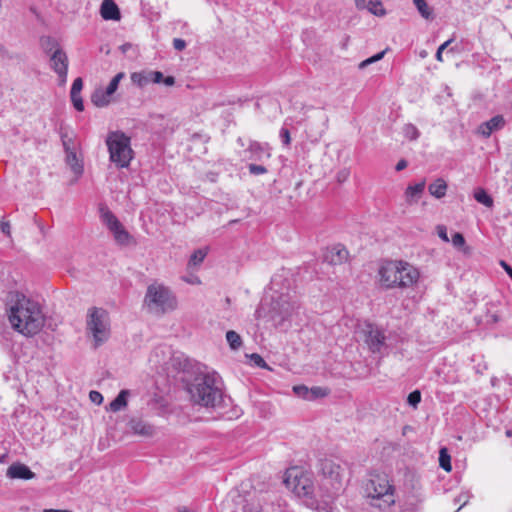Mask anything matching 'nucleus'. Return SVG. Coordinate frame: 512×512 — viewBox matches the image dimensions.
Returning <instances> with one entry per match:
<instances>
[{
  "label": "nucleus",
  "mask_w": 512,
  "mask_h": 512,
  "mask_svg": "<svg viewBox=\"0 0 512 512\" xmlns=\"http://www.w3.org/2000/svg\"><path fill=\"white\" fill-rule=\"evenodd\" d=\"M8 306L9 321L17 332L31 337L41 331L45 317L37 301L16 292L10 294Z\"/></svg>",
  "instance_id": "nucleus-1"
},
{
  "label": "nucleus",
  "mask_w": 512,
  "mask_h": 512,
  "mask_svg": "<svg viewBox=\"0 0 512 512\" xmlns=\"http://www.w3.org/2000/svg\"><path fill=\"white\" fill-rule=\"evenodd\" d=\"M188 391L192 401L204 407L215 408L224 401L223 383L215 372L196 376Z\"/></svg>",
  "instance_id": "nucleus-2"
},
{
  "label": "nucleus",
  "mask_w": 512,
  "mask_h": 512,
  "mask_svg": "<svg viewBox=\"0 0 512 512\" xmlns=\"http://www.w3.org/2000/svg\"><path fill=\"white\" fill-rule=\"evenodd\" d=\"M381 285L390 288H410L419 280L417 268L404 261H389L379 269Z\"/></svg>",
  "instance_id": "nucleus-3"
},
{
  "label": "nucleus",
  "mask_w": 512,
  "mask_h": 512,
  "mask_svg": "<svg viewBox=\"0 0 512 512\" xmlns=\"http://www.w3.org/2000/svg\"><path fill=\"white\" fill-rule=\"evenodd\" d=\"M266 301L261 303L256 310V317L261 318L267 312L269 320L277 328H286L290 325L294 314L299 309V304L289 294L272 296L269 309H266Z\"/></svg>",
  "instance_id": "nucleus-4"
},
{
  "label": "nucleus",
  "mask_w": 512,
  "mask_h": 512,
  "mask_svg": "<svg viewBox=\"0 0 512 512\" xmlns=\"http://www.w3.org/2000/svg\"><path fill=\"white\" fill-rule=\"evenodd\" d=\"M369 504L381 510L390 508L396 502V489L389 476L384 473H372L365 486Z\"/></svg>",
  "instance_id": "nucleus-5"
},
{
  "label": "nucleus",
  "mask_w": 512,
  "mask_h": 512,
  "mask_svg": "<svg viewBox=\"0 0 512 512\" xmlns=\"http://www.w3.org/2000/svg\"><path fill=\"white\" fill-rule=\"evenodd\" d=\"M320 465L322 479L319 483V496L321 500L328 502L342 491L346 469L328 459L323 460Z\"/></svg>",
  "instance_id": "nucleus-6"
},
{
  "label": "nucleus",
  "mask_w": 512,
  "mask_h": 512,
  "mask_svg": "<svg viewBox=\"0 0 512 512\" xmlns=\"http://www.w3.org/2000/svg\"><path fill=\"white\" fill-rule=\"evenodd\" d=\"M144 304L149 312L163 315L176 309L177 299L168 287L154 283L147 288Z\"/></svg>",
  "instance_id": "nucleus-7"
},
{
  "label": "nucleus",
  "mask_w": 512,
  "mask_h": 512,
  "mask_svg": "<svg viewBox=\"0 0 512 512\" xmlns=\"http://www.w3.org/2000/svg\"><path fill=\"white\" fill-rule=\"evenodd\" d=\"M86 331L94 340V347L105 343L111 334L109 314L103 308L92 307L87 312Z\"/></svg>",
  "instance_id": "nucleus-8"
},
{
  "label": "nucleus",
  "mask_w": 512,
  "mask_h": 512,
  "mask_svg": "<svg viewBox=\"0 0 512 512\" xmlns=\"http://www.w3.org/2000/svg\"><path fill=\"white\" fill-rule=\"evenodd\" d=\"M106 144L110 161L118 168L128 167L133 158L130 138L120 131L110 132L107 136Z\"/></svg>",
  "instance_id": "nucleus-9"
},
{
  "label": "nucleus",
  "mask_w": 512,
  "mask_h": 512,
  "mask_svg": "<svg viewBox=\"0 0 512 512\" xmlns=\"http://www.w3.org/2000/svg\"><path fill=\"white\" fill-rule=\"evenodd\" d=\"M286 486L291 488L299 497H309L311 499H321L319 496V485L316 487L309 474L300 473L293 469L288 471L284 480Z\"/></svg>",
  "instance_id": "nucleus-10"
},
{
  "label": "nucleus",
  "mask_w": 512,
  "mask_h": 512,
  "mask_svg": "<svg viewBox=\"0 0 512 512\" xmlns=\"http://www.w3.org/2000/svg\"><path fill=\"white\" fill-rule=\"evenodd\" d=\"M356 333L363 339L372 353H380L385 347L386 336L384 331L370 322L359 324Z\"/></svg>",
  "instance_id": "nucleus-11"
},
{
  "label": "nucleus",
  "mask_w": 512,
  "mask_h": 512,
  "mask_svg": "<svg viewBox=\"0 0 512 512\" xmlns=\"http://www.w3.org/2000/svg\"><path fill=\"white\" fill-rule=\"evenodd\" d=\"M101 219L113 234L114 240L117 244L127 246L132 242L133 238L130 233L110 210L101 209Z\"/></svg>",
  "instance_id": "nucleus-12"
},
{
  "label": "nucleus",
  "mask_w": 512,
  "mask_h": 512,
  "mask_svg": "<svg viewBox=\"0 0 512 512\" xmlns=\"http://www.w3.org/2000/svg\"><path fill=\"white\" fill-rule=\"evenodd\" d=\"M50 57V67L58 75L61 84L66 83L68 74V56L61 48L53 51Z\"/></svg>",
  "instance_id": "nucleus-13"
},
{
  "label": "nucleus",
  "mask_w": 512,
  "mask_h": 512,
  "mask_svg": "<svg viewBox=\"0 0 512 512\" xmlns=\"http://www.w3.org/2000/svg\"><path fill=\"white\" fill-rule=\"evenodd\" d=\"M348 255V250L344 246L338 244L327 249L323 258L324 262L330 265H340L347 261Z\"/></svg>",
  "instance_id": "nucleus-14"
},
{
  "label": "nucleus",
  "mask_w": 512,
  "mask_h": 512,
  "mask_svg": "<svg viewBox=\"0 0 512 512\" xmlns=\"http://www.w3.org/2000/svg\"><path fill=\"white\" fill-rule=\"evenodd\" d=\"M128 426L134 434L142 437H152L156 433L155 427L141 418H132Z\"/></svg>",
  "instance_id": "nucleus-15"
},
{
  "label": "nucleus",
  "mask_w": 512,
  "mask_h": 512,
  "mask_svg": "<svg viewBox=\"0 0 512 512\" xmlns=\"http://www.w3.org/2000/svg\"><path fill=\"white\" fill-rule=\"evenodd\" d=\"M7 476L12 479L30 480L35 477V473L30 468L22 463H13L7 469Z\"/></svg>",
  "instance_id": "nucleus-16"
},
{
  "label": "nucleus",
  "mask_w": 512,
  "mask_h": 512,
  "mask_svg": "<svg viewBox=\"0 0 512 512\" xmlns=\"http://www.w3.org/2000/svg\"><path fill=\"white\" fill-rule=\"evenodd\" d=\"M246 152L250 154L249 159L254 161H261L264 156L266 158L271 156L268 145L256 141L250 142Z\"/></svg>",
  "instance_id": "nucleus-17"
},
{
  "label": "nucleus",
  "mask_w": 512,
  "mask_h": 512,
  "mask_svg": "<svg viewBox=\"0 0 512 512\" xmlns=\"http://www.w3.org/2000/svg\"><path fill=\"white\" fill-rule=\"evenodd\" d=\"M504 125H505V120H504L503 116L496 115V116L492 117L490 120L482 123L479 127V132L483 136L489 137L492 134V132L500 130L501 128L504 127Z\"/></svg>",
  "instance_id": "nucleus-18"
},
{
  "label": "nucleus",
  "mask_w": 512,
  "mask_h": 512,
  "mask_svg": "<svg viewBox=\"0 0 512 512\" xmlns=\"http://www.w3.org/2000/svg\"><path fill=\"white\" fill-rule=\"evenodd\" d=\"M100 13L105 20H119L121 17L119 8L113 0H103Z\"/></svg>",
  "instance_id": "nucleus-19"
},
{
  "label": "nucleus",
  "mask_w": 512,
  "mask_h": 512,
  "mask_svg": "<svg viewBox=\"0 0 512 512\" xmlns=\"http://www.w3.org/2000/svg\"><path fill=\"white\" fill-rule=\"evenodd\" d=\"M426 182L422 180L415 185H409L405 190L406 201L409 204L416 203L425 189Z\"/></svg>",
  "instance_id": "nucleus-20"
},
{
  "label": "nucleus",
  "mask_w": 512,
  "mask_h": 512,
  "mask_svg": "<svg viewBox=\"0 0 512 512\" xmlns=\"http://www.w3.org/2000/svg\"><path fill=\"white\" fill-rule=\"evenodd\" d=\"M150 73H151V70L133 72L131 74V81L133 84H135L139 88H144L148 84L152 83V76L149 75Z\"/></svg>",
  "instance_id": "nucleus-21"
},
{
  "label": "nucleus",
  "mask_w": 512,
  "mask_h": 512,
  "mask_svg": "<svg viewBox=\"0 0 512 512\" xmlns=\"http://www.w3.org/2000/svg\"><path fill=\"white\" fill-rule=\"evenodd\" d=\"M129 390H121L117 397L110 402L109 410L112 412H118L127 406V398L129 396Z\"/></svg>",
  "instance_id": "nucleus-22"
},
{
  "label": "nucleus",
  "mask_w": 512,
  "mask_h": 512,
  "mask_svg": "<svg viewBox=\"0 0 512 512\" xmlns=\"http://www.w3.org/2000/svg\"><path fill=\"white\" fill-rule=\"evenodd\" d=\"M429 193L437 199H440L445 196L447 190L446 182L438 178L433 183H431L428 187Z\"/></svg>",
  "instance_id": "nucleus-23"
},
{
  "label": "nucleus",
  "mask_w": 512,
  "mask_h": 512,
  "mask_svg": "<svg viewBox=\"0 0 512 512\" xmlns=\"http://www.w3.org/2000/svg\"><path fill=\"white\" fill-rule=\"evenodd\" d=\"M40 45H41L43 51L49 56L53 53V51H55L57 49H61V46L58 43V41L51 36L41 37Z\"/></svg>",
  "instance_id": "nucleus-24"
},
{
  "label": "nucleus",
  "mask_w": 512,
  "mask_h": 512,
  "mask_svg": "<svg viewBox=\"0 0 512 512\" xmlns=\"http://www.w3.org/2000/svg\"><path fill=\"white\" fill-rule=\"evenodd\" d=\"M112 95H106V90L97 89L91 96L92 103L97 107H105L111 102Z\"/></svg>",
  "instance_id": "nucleus-25"
},
{
  "label": "nucleus",
  "mask_w": 512,
  "mask_h": 512,
  "mask_svg": "<svg viewBox=\"0 0 512 512\" xmlns=\"http://www.w3.org/2000/svg\"><path fill=\"white\" fill-rule=\"evenodd\" d=\"M66 153V162L71 167L73 172L77 175L82 174L83 166L79 163L76 152L73 150H69Z\"/></svg>",
  "instance_id": "nucleus-26"
},
{
  "label": "nucleus",
  "mask_w": 512,
  "mask_h": 512,
  "mask_svg": "<svg viewBox=\"0 0 512 512\" xmlns=\"http://www.w3.org/2000/svg\"><path fill=\"white\" fill-rule=\"evenodd\" d=\"M152 76V83L154 84H164L165 86L171 87L175 84V77L173 76H164L160 71H153L149 74Z\"/></svg>",
  "instance_id": "nucleus-27"
},
{
  "label": "nucleus",
  "mask_w": 512,
  "mask_h": 512,
  "mask_svg": "<svg viewBox=\"0 0 512 512\" xmlns=\"http://www.w3.org/2000/svg\"><path fill=\"white\" fill-rule=\"evenodd\" d=\"M207 256V248L197 249L190 256L188 265L189 267H197L199 266Z\"/></svg>",
  "instance_id": "nucleus-28"
},
{
  "label": "nucleus",
  "mask_w": 512,
  "mask_h": 512,
  "mask_svg": "<svg viewBox=\"0 0 512 512\" xmlns=\"http://www.w3.org/2000/svg\"><path fill=\"white\" fill-rule=\"evenodd\" d=\"M415 7L424 19L432 18V9L427 4L426 0H413Z\"/></svg>",
  "instance_id": "nucleus-29"
},
{
  "label": "nucleus",
  "mask_w": 512,
  "mask_h": 512,
  "mask_svg": "<svg viewBox=\"0 0 512 512\" xmlns=\"http://www.w3.org/2000/svg\"><path fill=\"white\" fill-rule=\"evenodd\" d=\"M226 340L233 350L239 349L242 345V339L240 335L233 330H230L226 333Z\"/></svg>",
  "instance_id": "nucleus-30"
},
{
  "label": "nucleus",
  "mask_w": 512,
  "mask_h": 512,
  "mask_svg": "<svg viewBox=\"0 0 512 512\" xmlns=\"http://www.w3.org/2000/svg\"><path fill=\"white\" fill-rule=\"evenodd\" d=\"M474 198L477 202L483 204L486 207L493 206L492 197L488 195L484 189H478L474 194Z\"/></svg>",
  "instance_id": "nucleus-31"
},
{
  "label": "nucleus",
  "mask_w": 512,
  "mask_h": 512,
  "mask_svg": "<svg viewBox=\"0 0 512 512\" xmlns=\"http://www.w3.org/2000/svg\"><path fill=\"white\" fill-rule=\"evenodd\" d=\"M439 465L442 469L449 472L452 469L451 457L447 452L446 448H442L439 452Z\"/></svg>",
  "instance_id": "nucleus-32"
},
{
  "label": "nucleus",
  "mask_w": 512,
  "mask_h": 512,
  "mask_svg": "<svg viewBox=\"0 0 512 512\" xmlns=\"http://www.w3.org/2000/svg\"><path fill=\"white\" fill-rule=\"evenodd\" d=\"M125 77L124 72L117 73L108 84L106 90V95H113L118 89L120 81Z\"/></svg>",
  "instance_id": "nucleus-33"
},
{
  "label": "nucleus",
  "mask_w": 512,
  "mask_h": 512,
  "mask_svg": "<svg viewBox=\"0 0 512 512\" xmlns=\"http://www.w3.org/2000/svg\"><path fill=\"white\" fill-rule=\"evenodd\" d=\"M403 133H404L405 137L410 140H416L419 137L418 129L416 128V126H414L412 124H406L403 127Z\"/></svg>",
  "instance_id": "nucleus-34"
},
{
  "label": "nucleus",
  "mask_w": 512,
  "mask_h": 512,
  "mask_svg": "<svg viewBox=\"0 0 512 512\" xmlns=\"http://www.w3.org/2000/svg\"><path fill=\"white\" fill-rule=\"evenodd\" d=\"M328 394V391L326 388H322V387H313L310 389V397H309V401L311 400H315L317 398H321V397H324Z\"/></svg>",
  "instance_id": "nucleus-35"
},
{
  "label": "nucleus",
  "mask_w": 512,
  "mask_h": 512,
  "mask_svg": "<svg viewBox=\"0 0 512 512\" xmlns=\"http://www.w3.org/2000/svg\"><path fill=\"white\" fill-rule=\"evenodd\" d=\"M421 401V393L419 390L412 391L408 397L407 402L410 406L416 408Z\"/></svg>",
  "instance_id": "nucleus-36"
},
{
  "label": "nucleus",
  "mask_w": 512,
  "mask_h": 512,
  "mask_svg": "<svg viewBox=\"0 0 512 512\" xmlns=\"http://www.w3.org/2000/svg\"><path fill=\"white\" fill-rule=\"evenodd\" d=\"M293 391H294V393H295L297 396H299V397H301V398H303V399H305V400H309V397H310V395H309V393H310V389H309L308 387H306V386H304V385L294 386V387H293Z\"/></svg>",
  "instance_id": "nucleus-37"
},
{
  "label": "nucleus",
  "mask_w": 512,
  "mask_h": 512,
  "mask_svg": "<svg viewBox=\"0 0 512 512\" xmlns=\"http://www.w3.org/2000/svg\"><path fill=\"white\" fill-rule=\"evenodd\" d=\"M367 8L374 15H383L385 13L382 4L378 1H370Z\"/></svg>",
  "instance_id": "nucleus-38"
},
{
  "label": "nucleus",
  "mask_w": 512,
  "mask_h": 512,
  "mask_svg": "<svg viewBox=\"0 0 512 512\" xmlns=\"http://www.w3.org/2000/svg\"><path fill=\"white\" fill-rule=\"evenodd\" d=\"M385 54V51H382V52H379L377 54H375L374 56L362 61L360 64H359V68L360 69H364L365 67H367L368 65L372 64V63H375L379 60H381L383 58Z\"/></svg>",
  "instance_id": "nucleus-39"
},
{
  "label": "nucleus",
  "mask_w": 512,
  "mask_h": 512,
  "mask_svg": "<svg viewBox=\"0 0 512 512\" xmlns=\"http://www.w3.org/2000/svg\"><path fill=\"white\" fill-rule=\"evenodd\" d=\"M248 170L252 175H262L267 173V168L263 165L251 163L248 165Z\"/></svg>",
  "instance_id": "nucleus-40"
},
{
  "label": "nucleus",
  "mask_w": 512,
  "mask_h": 512,
  "mask_svg": "<svg viewBox=\"0 0 512 512\" xmlns=\"http://www.w3.org/2000/svg\"><path fill=\"white\" fill-rule=\"evenodd\" d=\"M70 97H71V101L73 103L74 108L77 111H83L84 104H83V100H82V97L80 96V94H76L74 96H73V94H70Z\"/></svg>",
  "instance_id": "nucleus-41"
},
{
  "label": "nucleus",
  "mask_w": 512,
  "mask_h": 512,
  "mask_svg": "<svg viewBox=\"0 0 512 512\" xmlns=\"http://www.w3.org/2000/svg\"><path fill=\"white\" fill-rule=\"evenodd\" d=\"M453 42V39H449L447 41H445L443 44H441L438 49H437V52H436V59L439 61V62H442L443 61V58H442V53H444V50Z\"/></svg>",
  "instance_id": "nucleus-42"
},
{
  "label": "nucleus",
  "mask_w": 512,
  "mask_h": 512,
  "mask_svg": "<svg viewBox=\"0 0 512 512\" xmlns=\"http://www.w3.org/2000/svg\"><path fill=\"white\" fill-rule=\"evenodd\" d=\"M83 88V81L81 78H76L72 84L70 94L76 95L80 94L81 90Z\"/></svg>",
  "instance_id": "nucleus-43"
},
{
  "label": "nucleus",
  "mask_w": 512,
  "mask_h": 512,
  "mask_svg": "<svg viewBox=\"0 0 512 512\" xmlns=\"http://www.w3.org/2000/svg\"><path fill=\"white\" fill-rule=\"evenodd\" d=\"M452 243L455 247H462L465 244V238L461 233L456 232L452 236Z\"/></svg>",
  "instance_id": "nucleus-44"
},
{
  "label": "nucleus",
  "mask_w": 512,
  "mask_h": 512,
  "mask_svg": "<svg viewBox=\"0 0 512 512\" xmlns=\"http://www.w3.org/2000/svg\"><path fill=\"white\" fill-rule=\"evenodd\" d=\"M280 138L285 146H289L291 143L290 132L286 128L280 130Z\"/></svg>",
  "instance_id": "nucleus-45"
},
{
  "label": "nucleus",
  "mask_w": 512,
  "mask_h": 512,
  "mask_svg": "<svg viewBox=\"0 0 512 512\" xmlns=\"http://www.w3.org/2000/svg\"><path fill=\"white\" fill-rule=\"evenodd\" d=\"M437 234L444 242H449L447 228L444 225L437 226Z\"/></svg>",
  "instance_id": "nucleus-46"
},
{
  "label": "nucleus",
  "mask_w": 512,
  "mask_h": 512,
  "mask_svg": "<svg viewBox=\"0 0 512 512\" xmlns=\"http://www.w3.org/2000/svg\"><path fill=\"white\" fill-rule=\"evenodd\" d=\"M90 400L95 404H101L103 401V396L98 391H91L90 394Z\"/></svg>",
  "instance_id": "nucleus-47"
},
{
  "label": "nucleus",
  "mask_w": 512,
  "mask_h": 512,
  "mask_svg": "<svg viewBox=\"0 0 512 512\" xmlns=\"http://www.w3.org/2000/svg\"><path fill=\"white\" fill-rule=\"evenodd\" d=\"M61 139H62V143H63V147H64V150L65 152L69 151V150H73L72 148V140L71 138H69L67 136V134H62L61 135Z\"/></svg>",
  "instance_id": "nucleus-48"
},
{
  "label": "nucleus",
  "mask_w": 512,
  "mask_h": 512,
  "mask_svg": "<svg viewBox=\"0 0 512 512\" xmlns=\"http://www.w3.org/2000/svg\"><path fill=\"white\" fill-rule=\"evenodd\" d=\"M173 47L177 51H182L186 48V42L181 38H175L173 40Z\"/></svg>",
  "instance_id": "nucleus-49"
},
{
  "label": "nucleus",
  "mask_w": 512,
  "mask_h": 512,
  "mask_svg": "<svg viewBox=\"0 0 512 512\" xmlns=\"http://www.w3.org/2000/svg\"><path fill=\"white\" fill-rule=\"evenodd\" d=\"M243 511L244 512H261L260 504L257 503V505H255L253 503H247L244 506Z\"/></svg>",
  "instance_id": "nucleus-50"
},
{
  "label": "nucleus",
  "mask_w": 512,
  "mask_h": 512,
  "mask_svg": "<svg viewBox=\"0 0 512 512\" xmlns=\"http://www.w3.org/2000/svg\"><path fill=\"white\" fill-rule=\"evenodd\" d=\"M251 359L254 361V363L258 366V367H266V362L264 361V359L259 355V354H252L251 355Z\"/></svg>",
  "instance_id": "nucleus-51"
},
{
  "label": "nucleus",
  "mask_w": 512,
  "mask_h": 512,
  "mask_svg": "<svg viewBox=\"0 0 512 512\" xmlns=\"http://www.w3.org/2000/svg\"><path fill=\"white\" fill-rule=\"evenodd\" d=\"M408 163L406 160L404 159H401L398 161V163L396 164V171H402L403 169H405L407 167Z\"/></svg>",
  "instance_id": "nucleus-52"
},
{
  "label": "nucleus",
  "mask_w": 512,
  "mask_h": 512,
  "mask_svg": "<svg viewBox=\"0 0 512 512\" xmlns=\"http://www.w3.org/2000/svg\"><path fill=\"white\" fill-rule=\"evenodd\" d=\"M1 231L6 235H10V224L8 222H2Z\"/></svg>",
  "instance_id": "nucleus-53"
},
{
  "label": "nucleus",
  "mask_w": 512,
  "mask_h": 512,
  "mask_svg": "<svg viewBox=\"0 0 512 512\" xmlns=\"http://www.w3.org/2000/svg\"><path fill=\"white\" fill-rule=\"evenodd\" d=\"M42 512H73L72 510L68 509H44Z\"/></svg>",
  "instance_id": "nucleus-54"
},
{
  "label": "nucleus",
  "mask_w": 512,
  "mask_h": 512,
  "mask_svg": "<svg viewBox=\"0 0 512 512\" xmlns=\"http://www.w3.org/2000/svg\"><path fill=\"white\" fill-rule=\"evenodd\" d=\"M355 5L358 9L366 8L365 0H355Z\"/></svg>",
  "instance_id": "nucleus-55"
},
{
  "label": "nucleus",
  "mask_w": 512,
  "mask_h": 512,
  "mask_svg": "<svg viewBox=\"0 0 512 512\" xmlns=\"http://www.w3.org/2000/svg\"><path fill=\"white\" fill-rule=\"evenodd\" d=\"M4 52H5V48L0 46V55L4 54Z\"/></svg>",
  "instance_id": "nucleus-56"
},
{
  "label": "nucleus",
  "mask_w": 512,
  "mask_h": 512,
  "mask_svg": "<svg viewBox=\"0 0 512 512\" xmlns=\"http://www.w3.org/2000/svg\"><path fill=\"white\" fill-rule=\"evenodd\" d=\"M506 435L510 437L512 435V431L511 430H507L506 431Z\"/></svg>",
  "instance_id": "nucleus-57"
},
{
  "label": "nucleus",
  "mask_w": 512,
  "mask_h": 512,
  "mask_svg": "<svg viewBox=\"0 0 512 512\" xmlns=\"http://www.w3.org/2000/svg\"><path fill=\"white\" fill-rule=\"evenodd\" d=\"M343 177H347V173L346 172H343Z\"/></svg>",
  "instance_id": "nucleus-58"
}]
</instances>
